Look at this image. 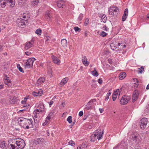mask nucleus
<instances>
[{"label":"nucleus","instance_id":"43","mask_svg":"<svg viewBox=\"0 0 149 149\" xmlns=\"http://www.w3.org/2000/svg\"><path fill=\"white\" fill-rule=\"evenodd\" d=\"M81 145V147L83 148V149H85L87 146V145L85 143H83Z\"/></svg>","mask_w":149,"mask_h":149},{"label":"nucleus","instance_id":"28","mask_svg":"<svg viewBox=\"0 0 149 149\" xmlns=\"http://www.w3.org/2000/svg\"><path fill=\"white\" fill-rule=\"evenodd\" d=\"M4 82L5 84L8 87H10L12 86V84L10 80V81H9L8 80H4Z\"/></svg>","mask_w":149,"mask_h":149},{"label":"nucleus","instance_id":"44","mask_svg":"<svg viewBox=\"0 0 149 149\" xmlns=\"http://www.w3.org/2000/svg\"><path fill=\"white\" fill-rule=\"evenodd\" d=\"M107 33L104 31H102L101 32L100 35L102 37H104L107 35Z\"/></svg>","mask_w":149,"mask_h":149},{"label":"nucleus","instance_id":"63","mask_svg":"<svg viewBox=\"0 0 149 149\" xmlns=\"http://www.w3.org/2000/svg\"><path fill=\"white\" fill-rule=\"evenodd\" d=\"M3 84H0V90L2 88H3Z\"/></svg>","mask_w":149,"mask_h":149},{"label":"nucleus","instance_id":"41","mask_svg":"<svg viewBox=\"0 0 149 149\" xmlns=\"http://www.w3.org/2000/svg\"><path fill=\"white\" fill-rule=\"evenodd\" d=\"M88 22L89 19H88V18H87L86 19L84 22V24L85 26H86L88 23Z\"/></svg>","mask_w":149,"mask_h":149},{"label":"nucleus","instance_id":"4","mask_svg":"<svg viewBox=\"0 0 149 149\" xmlns=\"http://www.w3.org/2000/svg\"><path fill=\"white\" fill-rule=\"evenodd\" d=\"M119 9L116 6H112L109 8V12L110 15L112 16H116L119 12Z\"/></svg>","mask_w":149,"mask_h":149},{"label":"nucleus","instance_id":"22","mask_svg":"<svg viewBox=\"0 0 149 149\" xmlns=\"http://www.w3.org/2000/svg\"><path fill=\"white\" fill-rule=\"evenodd\" d=\"M54 113V111H52L49 113L46 118V122L47 121V122H48V121L51 119L52 116H53Z\"/></svg>","mask_w":149,"mask_h":149},{"label":"nucleus","instance_id":"40","mask_svg":"<svg viewBox=\"0 0 149 149\" xmlns=\"http://www.w3.org/2000/svg\"><path fill=\"white\" fill-rule=\"evenodd\" d=\"M119 89H118L116 91H115L113 95H115V96H117L119 94Z\"/></svg>","mask_w":149,"mask_h":149},{"label":"nucleus","instance_id":"25","mask_svg":"<svg viewBox=\"0 0 149 149\" xmlns=\"http://www.w3.org/2000/svg\"><path fill=\"white\" fill-rule=\"evenodd\" d=\"M132 136L133 139L134 141H135L139 142V138L140 137V136L139 135H138L137 134L134 135Z\"/></svg>","mask_w":149,"mask_h":149},{"label":"nucleus","instance_id":"49","mask_svg":"<svg viewBox=\"0 0 149 149\" xmlns=\"http://www.w3.org/2000/svg\"><path fill=\"white\" fill-rule=\"evenodd\" d=\"M134 82H136V85L138 86L139 85V81L136 79H134Z\"/></svg>","mask_w":149,"mask_h":149},{"label":"nucleus","instance_id":"30","mask_svg":"<svg viewBox=\"0 0 149 149\" xmlns=\"http://www.w3.org/2000/svg\"><path fill=\"white\" fill-rule=\"evenodd\" d=\"M45 17L48 20H49L50 18L51 17V16L50 15V12L49 11H47L46 12L45 14Z\"/></svg>","mask_w":149,"mask_h":149},{"label":"nucleus","instance_id":"38","mask_svg":"<svg viewBox=\"0 0 149 149\" xmlns=\"http://www.w3.org/2000/svg\"><path fill=\"white\" fill-rule=\"evenodd\" d=\"M82 63L86 66H88L89 64V62L87 61V60L85 61H84Z\"/></svg>","mask_w":149,"mask_h":149},{"label":"nucleus","instance_id":"32","mask_svg":"<svg viewBox=\"0 0 149 149\" xmlns=\"http://www.w3.org/2000/svg\"><path fill=\"white\" fill-rule=\"evenodd\" d=\"M45 79L43 77H40L38 80V82L40 83H43L45 81Z\"/></svg>","mask_w":149,"mask_h":149},{"label":"nucleus","instance_id":"48","mask_svg":"<svg viewBox=\"0 0 149 149\" xmlns=\"http://www.w3.org/2000/svg\"><path fill=\"white\" fill-rule=\"evenodd\" d=\"M74 29L75 31H79V30H80L81 29L77 27H76L74 28Z\"/></svg>","mask_w":149,"mask_h":149},{"label":"nucleus","instance_id":"59","mask_svg":"<svg viewBox=\"0 0 149 149\" xmlns=\"http://www.w3.org/2000/svg\"><path fill=\"white\" fill-rule=\"evenodd\" d=\"M53 101L52 100H51L49 102V104L50 107H51V106L53 104Z\"/></svg>","mask_w":149,"mask_h":149},{"label":"nucleus","instance_id":"15","mask_svg":"<svg viewBox=\"0 0 149 149\" xmlns=\"http://www.w3.org/2000/svg\"><path fill=\"white\" fill-rule=\"evenodd\" d=\"M65 3L63 0H59L57 2V6L59 8L63 7L65 5Z\"/></svg>","mask_w":149,"mask_h":149},{"label":"nucleus","instance_id":"39","mask_svg":"<svg viewBox=\"0 0 149 149\" xmlns=\"http://www.w3.org/2000/svg\"><path fill=\"white\" fill-rule=\"evenodd\" d=\"M67 121L69 123H71L72 122V116H69L68 117L67 119Z\"/></svg>","mask_w":149,"mask_h":149},{"label":"nucleus","instance_id":"54","mask_svg":"<svg viewBox=\"0 0 149 149\" xmlns=\"http://www.w3.org/2000/svg\"><path fill=\"white\" fill-rule=\"evenodd\" d=\"M103 28L104 29V30L106 31H107L109 29L105 25L103 26Z\"/></svg>","mask_w":149,"mask_h":149},{"label":"nucleus","instance_id":"12","mask_svg":"<svg viewBox=\"0 0 149 149\" xmlns=\"http://www.w3.org/2000/svg\"><path fill=\"white\" fill-rule=\"evenodd\" d=\"M148 120L146 118H143L141 120V128L142 129H144L146 127L147 124Z\"/></svg>","mask_w":149,"mask_h":149},{"label":"nucleus","instance_id":"62","mask_svg":"<svg viewBox=\"0 0 149 149\" xmlns=\"http://www.w3.org/2000/svg\"><path fill=\"white\" fill-rule=\"evenodd\" d=\"M77 149H83V148L81 147V146L80 145L77 147Z\"/></svg>","mask_w":149,"mask_h":149},{"label":"nucleus","instance_id":"53","mask_svg":"<svg viewBox=\"0 0 149 149\" xmlns=\"http://www.w3.org/2000/svg\"><path fill=\"white\" fill-rule=\"evenodd\" d=\"M25 54L27 56H29L31 54V53L29 52H25Z\"/></svg>","mask_w":149,"mask_h":149},{"label":"nucleus","instance_id":"45","mask_svg":"<svg viewBox=\"0 0 149 149\" xmlns=\"http://www.w3.org/2000/svg\"><path fill=\"white\" fill-rule=\"evenodd\" d=\"M95 99H93L91 100L88 102V104H91V103H93L96 101Z\"/></svg>","mask_w":149,"mask_h":149},{"label":"nucleus","instance_id":"29","mask_svg":"<svg viewBox=\"0 0 149 149\" xmlns=\"http://www.w3.org/2000/svg\"><path fill=\"white\" fill-rule=\"evenodd\" d=\"M91 72L92 73V74L93 76L95 77H97L98 76V73L97 72L95 68H94V70L91 71Z\"/></svg>","mask_w":149,"mask_h":149},{"label":"nucleus","instance_id":"13","mask_svg":"<svg viewBox=\"0 0 149 149\" xmlns=\"http://www.w3.org/2000/svg\"><path fill=\"white\" fill-rule=\"evenodd\" d=\"M34 40L32 39L30 41L26 42L25 44V48L27 50L33 45Z\"/></svg>","mask_w":149,"mask_h":149},{"label":"nucleus","instance_id":"7","mask_svg":"<svg viewBox=\"0 0 149 149\" xmlns=\"http://www.w3.org/2000/svg\"><path fill=\"white\" fill-rule=\"evenodd\" d=\"M17 24L18 26L20 28H24L27 23V20H24L22 18H19L17 21Z\"/></svg>","mask_w":149,"mask_h":149},{"label":"nucleus","instance_id":"21","mask_svg":"<svg viewBox=\"0 0 149 149\" xmlns=\"http://www.w3.org/2000/svg\"><path fill=\"white\" fill-rule=\"evenodd\" d=\"M0 146L2 149H6L8 147V145L4 141H3L0 143Z\"/></svg>","mask_w":149,"mask_h":149},{"label":"nucleus","instance_id":"46","mask_svg":"<svg viewBox=\"0 0 149 149\" xmlns=\"http://www.w3.org/2000/svg\"><path fill=\"white\" fill-rule=\"evenodd\" d=\"M38 94V95H40L41 94H42L43 93V91L40 90H39V91H38V92H37Z\"/></svg>","mask_w":149,"mask_h":149},{"label":"nucleus","instance_id":"26","mask_svg":"<svg viewBox=\"0 0 149 149\" xmlns=\"http://www.w3.org/2000/svg\"><path fill=\"white\" fill-rule=\"evenodd\" d=\"M118 48L119 49L121 50H122L126 46L125 45H123V43L121 44L120 43H118Z\"/></svg>","mask_w":149,"mask_h":149},{"label":"nucleus","instance_id":"64","mask_svg":"<svg viewBox=\"0 0 149 149\" xmlns=\"http://www.w3.org/2000/svg\"><path fill=\"white\" fill-rule=\"evenodd\" d=\"M35 117H33V119L34 120V121L35 123H37L38 122V120H37V119H36Z\"/></svg>","mask_w":149,"mask_h":149},{"label":"nucleus","instance_id":"9","mask_svg":"<svg viewBox=\"0 0 149 149\" xmlns=\"http://www.w3.org/2000/svg\"><path fill=\"white\" fill-rule=\"evenodd\" d=\"M130 96L125 95L123 96L120 101V103L122 105H125L131 99Z\"/></svg>","mask_w":149,"mask_h":149},{"label":"nucleus","instance_id":"36","mask_svg":"<svg viewBox=\"0 0 149 149\" xmlns=\"http://www.w3.org/2000/svg\"><path fill=\"white\" fill-rule=\"evenodd\" d=\"M83 17V14L81 13L80 14L78 18V21L79 22H80L82 19Z\"/></svg>","mask_w":149,"mask_h":149},{"label":"nucleus","instance_id":"61","mask_svg":"<svg viewBox=\"0 0 149 149\" xmlns=\"http://www.w3.org/2000/svg\"><path fill=\"white\" fill-rule=\"evenodd\" d=\"M99 110L100 113H102L104 111V109H102L100 108L99 109Z\"/></svg>","mask_w":149,"mask_h":149},{"label":"nucleus","instance_id":"58","mask_svg":"<svg viewBox=\"0 0 149 149\" xmlns=\"http://www.w3.org/2000/svg\"><path fill=\"white\" fill-rule=\"evenodd\" d=\"M9 78L8 77H7V76H6L4 78V80H8L9 81H10V79H9Z\"/></svg>","mask_w":149,"mask_h":149},{"label":"nucleus","instance_id":"6","mask_svg":"<svg viewBox=\"0 0 149 149\" xmlns=\"http://www.w3.org/2000/svg\"><path fill=\"white\" fill-rule=\"evenodd\" d=\"M100 134H92L90 137V140L91 142H94L97 139L98 140L101 139L102 138V134L103 132L102 133L100 132Z\"/></svg>","mask_w":149,"mask_h":149},{"label":"nucleus","instance_id":"19","mask_svg":"<svg viewBox=\"0 0 149 149\" xmlns=\"http://www.w3.org/2000/svg\"><path fill=\"white\" fill-rule=\"evenodd\" d=\"M110 47L111 49L113 50H115L118 47V45L117 43L116 42H112L110 44Z\"/></svg>","mask_w":149,"mask_h":149},{"label":"nucleus","instance_id":"27","mask_svg":"<svg viewBox=\"0 0 149 149\" xmlns=\"http://www.w3.org/2000/svg\"><path fill=\"white\" fill-rule=\"evenodd\" d=\"M61 44L63 47L67 46V42L65 39H63L61 40Z\"/></svg>","mask_w":149,"mask_h":149},{"label":"nucleus","instance_id":"34","mask_svg":"<svg viewBox=\"0 0 149 149\" xmlns=\"http://www.w3.org/2000/svg\"><path fill=\"white\" fill-rule=\"evenodd\" d=\"M11 104H14L16 102V98L15 97H13L11 98L10 101Z\"/></svg>","mask_w":149,"mask_h":149},{"label":"nucleus","instance_id":"31","mask_svg":"<svg viewBox=\"0 0 149 149\" xmlns=\"http://www.w3.org/2000/svg\"><path fill=\"white\" fill-rule=\"evenodd\" d=\"M91 104H88V102L87 104L85 106V109L87 110H89L91 109Z\"/></svg>","mask_w":149,"mask_h":149},{"label":"nucleus","instance_id":"10","mask_svg":"<svg viewBox=\"0 0 149 149\" xmlns=\"http://www.w3.org/2000/svg\"><path fill=\"white\" fill-rule=\"evenodd\" d=\"M34 142L36 144H39L42 146H44L46 144L47 141L44 138H39L36 139Z\"/></svg>","mask_w":149,"mask_h":149},{"label":"nucleus","instance_id":"2","mask_svg":"<svg viewBox=\"0 0 149 149\" xmlns=\"http://www.w3.org/2000/svg\"><path fill=\"white\" fill-rule=\"evenodd\" d=\"M17 121L20 125L25 129H29L33 127V123L32 119H28L21 117L18 118Z\"/></svg>","mask_w":149,"mask_h":149},{"label":"nucleus","instance_id":"14","mask_svg":"<svg viewBox=\"0 0 149 149\" xmlns=\"http://www.w3.org/2000/svg\"><path fill=\"white\" fill-rule=\"evenodd\" d=\"M139 93L138 91L136 90H135L133 93L132 97L133 101H136L138 98Z\"/></svg>","mask_w":149,"mask_h":149},{"label":"nucleus","instance_id":"50","mask_svg":"<svg viewBox=\"0 0 149 149\" xmlns=\"http://www.w3.org/2000/svg\"><path fill=\"white\" fill-rule=\"evenodd\" d=\"M87 60V58L86 56H84V57H83V58L82 60V62H83L84 61H86Z\"/></svg>","mask_w":149,"mask_h":149},{"label":"nucleus","instance_id":"33","mask_svg":"<svg viewBox=\"0 0 149 149\" xmlns=\"http://www.w3.org/2000/svg\"><path fill=\"white\" fill-rule=\"evenodd\" d=\"M33 1L32 2V5L33 6H35L39 2V0H33Z\"/></svg>","mask_w":149,"mask_h":149},{"label":"nucleus","instance_id":"5","mask_svg":"<svg viewBox=\"0 0 149 149\" xmlns=\"http://www.w3.org/2000/svg\"><path fill=\"white\" fill-rule=\"evenodd\" d=\"M35 59L34 58H29L24 63V66L26 69L32 67L33 63Z\"/></svg>","mask_w":149,"mask_h":149},{"label":"nucleus","instance_id":"11","mask_svg":"<svg viewBox=\"0 0 149 149\" xmlns=\"http://www.w3.org/2000/svg\"><path fill=\"white\" fill-rule=\"evenodd\" d=\"M37 106V109L40 112H45V107L44 104L42 102H39L36 104V105Z\"/></svg>","mask_w":149,"mask_h":149},{"label":"nucleus","instance_id":"16","mask_svg":"<svg viewBox=\"0 0 149 149\" xmlns=\"http://www.w3.org/2000/svg\"><path fill=\"white\" fill-rule=\"evenodd\" d=\"M128 13V10L127 8H126L124 11V14L122 17V21H124L127 18Z\"/></svg>","mask_w":149,"mask_h":149},{"label":"nucleus","instance_id":"17","mask_svg":"<svg viewBox=\"0 0 149 149\" xmlns=\"http://www.w3.org/2000/svg\"><path fill=\"white\" fill-rule=\"evenodd\" d=\"M99 17L101 19V20L104 23H106L107 20V17L106 15L103 14L99 15Z\"/></svg>","mask_w":149,"mask_h":149},{"label":"nucleus","instance_id":"8","mask_svg":"<svg viewBox=\"0 0 149 149\" xmlns=\"http://www.w3.org/2000/svg\"><path fill=\"white\" fill-rule=\"evenodd\" d=\"M127 143L126 142L122 141L120 143L114 147L113 149H127Z\"/></svg>","mask_w":149,"mask_h":149},{"label":"nucleus","instance_id":"3","mask_svg":"<svg viewBox=\"0 0 149 149\" xmlns=\"http://www.w3.org/2000/svg\"><path fill=\"white\" fill-rule=\"evenodd\" d=\"M1 4L3 8L6 5L13 7L14 6L15 2L13 0H1Z\"/></svg>","mask_w":149,"mask_h":149},{"label":"nucleus","instance_id":"1","mask_svg":"<svg viewBox=\"0 0 149 149\" xmlns=\"http://www.w3.org/2000/svg\"><path fill=\"white\" fill-rule=\"evenodd\" d=\"M10 141L14 144H10L9 146L10 149H23L26 145L24 140L21 138L12 139Z\"/></svg>","mask_w":149,"mask_h":149},{"label":"nucleus","instance_id":"42","mask_svg":"<svg viewBox=\"0 0 149 149\" xmlns=\"http://www.w3.org/2000/svg\"><path fill=\"white\" fill-rule=\"evenodd\" d=\"M68 144L70 145L73 146L75 145V143L72 141L71 140L68 142Z\"/></svg>","mask_w":149,"mask_h":149},{"label":"nucleus","instance_id":"51","mask_svg":"<svg viewBox=\"0 0 149 149\" xmlns=\"http://www.w3.org/2000/svg\"><path fill=\"white\" fill-rule=\"evenodd\" d=\"M98 82L99 84H101L102 83V79L101 78L99 79H98Z\"/></svg>","mask_w":149,"mask_h":149},{"label":"nucleus","instance_id":"37","mask_svg":"<svg viewBox=\"0 0 149 149\" xmlns=\"http://www.w3.org/2000/svg\"><path fill=\"white\" fill-rule=\"evenodd\" d=\"M35 33L38 35H40L42 33V31L40 29H38L36 30Z\"/></svg>","mask_w":149,"mask_h":149},{"label":"nucleus","instance_id":"47","mask_svg":"<svg viewBox=\"0 0 149 149\" xmlns=\"http://www.w3.org/2000/svg\"><path fill=\"white\" fill-rule=\"evenodd\" d=\"M32 94L34 96H39L37 92H33L32 93Z\"/></svg>","mask_w":149,"mask_h":149},{"label":"nucleus","instance_id":"24","mask_svg":"<svg viewBox=\"0 0 149 149\" xmlns=\"http://www.w3.org/2000/svg\"><path fill=\"white\" fill-rule=\"evenodd\" d=\"M126 76V74L125 72H123L120 73L119 75V79L120 80H122Z\"/></svg>","mask_w":149,"mask_h":149},{"label":"nucleus","instance_id":"23","mask_svg":"<svg viewBox=\"0 0 149 149\" xmlns=\"http://www.w3.org/2000/svg\"><path fill=\"white\" fill-rule=\"evenodd\" d=\"M52 58L54 63L58 64L60 63V60L56 57L53 56Z\"/></svg>","mask_w":149,"mask_h":149},{"label":"nucleus","instance_id":"18","mask_svg":"<svg viewBox=\"0 0 149 149\" xmlns=\"http://www.w3.org/2000/svg\"><path fill=\"white\" fill-rule=\"evenodd\" d=\"M40 112V111L38 110V109H35L33 112L34 115V117L35 118H39L40 116L39 115Z\"/></svg>","mask_w":149,"mask_h":149},{"label":"nucleus","instance_id":"55","mask_svg":"<svg viewBox=\"0 0 149 149\" xmlns=\"http://www.w3.org/2000/svg\"><path fill=\"white\" fill-rule=\"evenodd\" d=\"M26 100H27V98H24V100H23L22 101V102H21L22 103V104L26 102Z\"/></svg>","mask_w":149,"mask_h":149},{"label":"nucleus","instance_id":"35","mask_svg":"<svg viewBox=\"0 0 149 149\" xmlns=\"http://www.w3.org/2000/svg\"><path fill=\"white\" fill-rule=\"evenodd\" d=\"M143 71L144 68L142 66H141V67L138 69V71L139 73L141 74Z\"/></svg>","mask_w":149,"mask_h":149},{"label":"nucleus","instance_id":"57","mask_svg":"<svg viewBox=\"0 0 149 149\" xmlns=\"http://www.w3.org/2000/svg\"><path fill=\"white\" fill-rule=\"evenodd\" d=\"M117 96H115V95H112V99L113 101H115L116 99Z\"/></svg>","mask_w":149,"mask_h":149},{"label":"nucleus","instance_id":"56","mask_svg":"<svg viewBox=\"0 0 149 149\" xmlns=\"http://www.w3.org/2000/svg\"><path fill=\"white\" fill-rule=\"evenodd\" d=\"M18 69L20 72H24V71L23 70V69L22 67H20V68H19V69Z\"/></svg>","mask_w":149,"mask_h":149},{"label":"nucleus","instance_id":"20","mask_svg":"<svg viewBox=\"0 0 149 149\" xmlns=\"http://www.w3.org/2000/svg\"><path fill=\"white\" fill-rule=\"evenodd\" d=\"M68 80V77H65L63 79L61 82L60 83V84L61 86H64L65 84L67 83Z\"/></svg>","mask_w":149,"mask_h":149},{"label":"nucleus","instance_id":"60","mask_svg":"<svg viewBox=\"0 0 149 149\" xmlns=\"http://www.w3.org/2000/svg\"><path fill=\"white\" fill-rule=\"evenodd\" d=\"M110 96L109 95H106V96L105 97V100L106 101H107L108 99H109V96Z\"/></svg>","mask_w":149,"mask_h":149},{"label":"nucleus","instance_id":"52","mask_svg":"<svg viewBox=\"0 0 149 149\" xmlns=\"http://www.w3.org/2000/svg\"><path fill=\"white\" fill-rule=\"evenodd\" d=\"M83 112L82 111H81L79 112V115L80 116H83Z\"/></svg>","mask_w":149,"mask_h":149}]
</instances>
